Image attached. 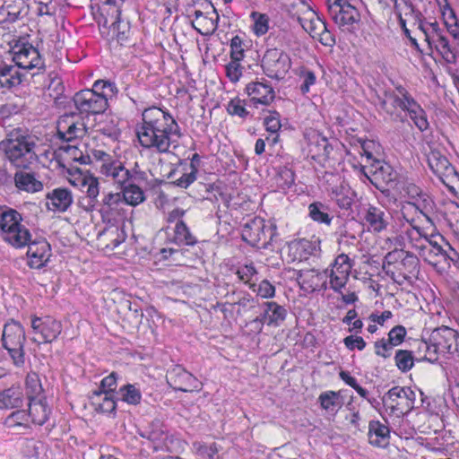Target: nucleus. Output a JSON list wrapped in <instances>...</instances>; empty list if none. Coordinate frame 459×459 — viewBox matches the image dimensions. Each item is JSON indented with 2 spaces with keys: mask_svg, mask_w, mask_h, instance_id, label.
<instances>
[{
  "mask_svg": "<svg viewBox=\"0 0 459 459\" xmlns=\"http://www.w3.org/2000/svg\"><path fill=\"white\" fill-rule=\"evenodd\" d=\"M113 91V85L105 81H97L92 90L77 92L74 97L75 107L81 113L99 114L107 109L108 96Z\"/></svg>",
  "mask_w": 459,
  "mask_h": 459,
  "instance_id": "nucleus-4",
  "label": "nucleus"
},
{
  "mask_svg": "<svg viewBox=\"0 0 459 459\" xmlns=\"http://www.w3.org/2000/svg\"><path fill=\"white\" fill-rule=\"evenodd\" d=\"M31 328L34 334L40 336V340L33 337V341L39 342H51L56 340L62 332L61 323L50 316L32 317Z\"/></svg>",
  "mask_w": 459,
  "mask_h": 459,
  "instance_id": "nucleus-15",
  "label": "nucleus"
},
{
  "mask_svg": "<svg viewBox=\"0 0 459 459\" xmlns=\"http://www.w3.org/2000/svg\"><path fill=\"white\" fill-rule=\"evenodd\" d=\"M28 413L31 424L42 426L48 420L51 409L45 398L30 400Z\"/></svg>",
  "mask_w": 459,
  "mask_h": 459,
  "instance_id": "nucleus-31",
  "label": "nucleus"
},
{
  "mask_svg": "<svg viewBox=\"0 0 459 459\" xmlns=\"http://www.w3.org/2000/svg\"><path fill=\"white\" fill-rule=\"evenodd\" d=\"M420 29L424 35V39L428 44L429 51H432L433 40L442 35V30L437 22H425L420 25Z\"/></svg>",
  "mask_w": 459,
  "mask_h": 459,
  "instance_id": "nucleus-51",
  "label": "nucleus"
},
{
  "mask_svg": "<svg viewBox=\"0 0 459 459\" xmlns=\"http://www.w3.org/2000/svg\"><path fill=\"white\" fill-rule=\"evenodd\" d=\"M300 78L302 79V83L300 85V91L303 94L307 93L310 91V86L314 85L316 81V74L307 69L300 70Z\"/></svg>",
  "mask_w": 459,
  "mask_h": 459,
  "instance_id": "nucleus-59",
  "label": "nucleus"
},
{
  "mask_svg": "<svg viewBox=\"0 0 459 459\" xmlns=\"http://www.w3.org/2000/svg\"><path fill=\"white\" fill-rule=\"evenodd\" d=\"M239 61L232 59L225 66L226 75L232 82H237L242 75V67Z\"/></svg>",
  "mask_w": 459,
  "mask_h": 459,
  "instance_id": "nucleus-58",
  "label": "nucleus"
},
{
  "mask_svg": "<svg viewBox=\"0 0 459 459\" xmlns=\"http://www.w3.org/2000/svg\"><path fill=\"white\" fill-rule=\"evenodd\" d=\"M95 410L103 413H111L116 410L114 393L94 391L91 397Z\"/></svg>",
  "mask_w": 459,
  "mask_h": 459,
  "instance_id": "nucleus-39",
  "label": "nucleus"
},
{
  "mask_svg": "<svg viewBox=\"0 0 459 459\" xmlns=\"http://www.w3.org/2000/svg\"><path fill=\"white\" fill-rule=\"evenodd\" d=\"M140 144L160 153L169 152L176 147L180 137L179 126L174 117L166 110L152 107L144 109L142 123L136 127Z\"/></svg>",
  "mask_w": 459,
  "mask_h": 459,
  "instance_id": "nucleus-1",
  "label": "nucleus"
},
{
  "mask_svg": "<svg viewBox=\"0 0 459 459\" xmlns=\"http://www.w3.org/2000/svg\"><path fill=\"white\" fill-rule=\"evenodd\" d=\"M308 212L310 218L319 223L330 225L332 217L327 212V208L320 202H315L309 204Z\"/></svg>",
  "mask_w": 459,
  "mask_h": 459,
  "instance_id": "nucleus-46",
  "label": "nucleus"
},
{
  "mask_svg": "<svg viewBox=\"0 0 459 459\" xmlns=\"http://www.w3.org/2000/svg\"><path fill=\"white\" fill-rule=\"evenodd\" d=\"M92 157L97 162V168L101 175L110 178L121 186L128 181L130 172L124 167L121 161L101 150H94Z\"/></svg>",
  "mask_w": 459,
  "mask_h": 459,
  "instance_id": "nucleus-6",
  "label": "nucleus"
},
{
  "mask_svg": "<svg viewBox=\"0 0 459 459\" xmlns=\"http://www.w3.org/2000/svg\"><path fill=\"white\" fill-rule=\"evenodd\" d=\"M290 66L291 62L289 55L277 48L268 49L262 59L264 73L273 79H283Z\"/></svg>",
  "mask_w": 459,
  "mask_h": 459,
  "instance_id": "nucleus-8",
  "label": "nucleus"
},
{
  "mask_svg": "<svg viewBox=\"0 0 459 459\" xmlns=\"http://www.w3.org/2000/svg\"><path fill=\"white\" fill-rule=\"evenodd\" d=\"M168 382L174 389L182 392L199 391L202 388V383L180 366H176L169 373Z\"/></svg>",
  "mask_w": 459,
  "mask_h": 459,
  "instance_id": "nucleus-18",
  "label": "nucleus"
},
{
  "mask_svg": "<svg viewBox=\"0 0 459 459\" xmlns=\"http://www.w3.org/2000/svg\"><path fill=\"white\" fill-rule=\"evenodd\" d=\"M430 341L436 351H441L442 356L453 354L457 351L458 333L452 328L443 326L432 332Z\"/></svg>",
  "mask_w": 459,
  "mask_h": 459,
  "instance_id": "nucleus-16",
  "label": "nucleus"
},
{
  "mask_svg": "<svg viewBox=\"0 0 459 459\" xmlns=\"http://www.w3.org/2000/svg\"><path fill=\"white\" fill-rule=\"evenodd\" d=\"M67 181L74 187L86 193L91 201L95 202L100 194L99 180L89 171L80 169H67L65 174Z\"/></svg>",
  "mask_w": 459,
  "mask_h": 459,
  "instance_id": "nucleus-10",
  "label": "nucleus"
},
{
  "mask_svg": "<svg viewBox=\"0 0 459 459\" xmlns=\"http://www.w3.org/2000/svg\"><path fill=\"white\" fill-rule=\"evenodd\" d=\"M352 266V262L347 255H337L329 268L325 270L327 272V282L330 289L336 293H342L349 281Z\"/></svg>",
  "mask_w": 459,
  "mask_h": 459,
  "instance_id": "nucleus-7",
  "label": "nucleus"
},
{
  "mask_svg": "<svg viewBox=\"0 0 459 459\" xmlns=\"http://www.w3.org/2000/svg\"><path fill=\"white\" fill-rule=\"evenodd\" d=\"M415 393L409 387L394 386L386 394V400L391 402L392 407L410 411L414 406Z\"/></svg>",
  "mask_w": 459,
  "mask_h": 459,
  "instance_id": "nucleus-25",
  "label": "nucleus"
},
{
  "mask_svg": "<svg viewBox=\"0 0 459 459\" xmlns=\"http://www.w3.org/2000/svg\"><path fill=\"white\" fill-rule=\"evenodd\" d=\"M246 91L254 104L268 105L274 99L273 88L264 82H250L247 85Z\"/></svg>",
  "mask_w": 459,
  "mask_h": 459,
  "instance_id": "nucleus-27",
  "label": "nucleus"
},
{
  "mask_svg": "<svg viewBox=\"0 0 459 459\" xmlns=\"http://www.w3.org/2000/svg\"><path fill=\"white\" fill-rule=\"evenodd\" d=\"M397 92L398 94L394 97L395 105L408 112L411 119L420 131L427 130L429 128V122L425 111L408 94L405 89L402 87L397 88Z\"/></svg>",
  "mask_w": 459,
  "mask_h": 459,
  "instance_id": "nucleus-11",
  "label": "nucleus"
},
{
  "mask_svg": "<svg viewBox=\"0 0 459 459\" xmlns=\"http://www.w3.org/2000/svg\"><path fill=\"white\" fill-rule=\"evenodd\" d=\"M50 252V245L44 239L30 243L27 251L30 266L42 267L48 261Z\"/></svg>",
  "mask_w": 459,
  "mask_h": 459,
  "instance_id": "nucleus-26",
  "label": "nucleus"
},
{
  "mask_svg": "<svg viewBox=\"0 0 459 459\" xmlns=\"http://www.w3.org/2000/svg\"><path fill=\"white\" fill-rule=\"evenodd\" d=\"M74 198L70 190L65 187H57L48 192L46 195V207L54 212H64L73 204Z\"/></svg>",
  "mask_w": 459,
  "mask_h": 459,
  "instance_id": "nucleus-24",
  "label": "nucleus"
},
{
  "mask_svg": "<svg viewBox=\"0 0 459 459\" xmlns=\"http://www.w3.org/2000/svg\"><path fill=\"white\" fill-rule=\"evenodd\" d=\"M152 428L151 430L143 432L142 437L152 441L155 450L168 448V434L160 429V423H153Z\"/></svg>",
  "mask_w": 459,
  "mask_h": 459,
  "instance_id": "nucleus-42",
  "label": "nucleus"
},
{
  "mask_svg": "<svg viewBox=\"0 0 459 459\" xmlns=\"http://www.w3.org/2000/svg\"><path fill=\"white\" fill-rule=\"evenodd\" d=\"M250 289L263 299H270L275 295V287L267 280H263L259 284H250Z\"/></svg>",
  "mask_w": 459,
  "mask_h": 459,
  "instance_id": "nucleus-55",
  "label": "nucleus"
},
{
  "mask_svg": "<svg viewBox=\"0 0 459 459\" xmlns=\"http://www.w3.org/2000/svg\"><path fill=\"white\" fill-rule=\"evenodd\" d=\"M14 183L18 189L28 193L39 192L43 188L42 182L34 174L24 171L14 174Z\"/></svg>",
  "mask_w": 459,
  "mask_h": 459,
  "instance_id": "nucleus-36",
  "label": "nucleus"
},
{
  "mask_svg": "<svg viewBox=\"0 0 459 459\" xmlns=\"http://www.w3.org/2000/svg\"><path fill=\"white\" fill-rule=\"evenodd\" d=\"M379 144L373 140H364L360 142L361 156H365L367 161L373 160L369 169V173L373 174L376 178H381L384 181H391V167L388 164H384L377 160L375 155L379 151Z\"/></svg>",
  "mask_w": 459,
  "mask_h": 459,
  "instance_id": "nucleus-12",
  "label": "nucleus"
},
{
  "mask_svg": "<svg viewBox=\"0 0 459 459\" xmlns=\"http://www.w3.org/2000/svg\"><path fill=\"white\" fill-rule=\"evenodd\" d=\"M405 235L411 247L417 251H419L423 247V244L428 239L421 230L414 225L406 230Z\"/></svg>",
  "mask_w": 459,
  "mask_h": 459,
  "instance_id": "nucleus-53",
  "label": "nucleus"
},
{
  "mask_svg": "<svg viewBox=\"0 0 459 459\" xmlns=\"http://www.w3.org/2000/svg\"><path fill=\"white\" fill-rule=\"evenodd\" d=\"M290 12L292 16L297 17L299 23L307 20L310 15L313 16V13H315L312 7L304 0H295L290 4Z\"/></svg>",
  "mask_w": 459,
  "mask_h": 459,
  "instance_id": "nucleus-49",
  "label": "nucleus"
},
{
  "mask_svg": "<svg viewBox=\"0 0 459 459\" xmlns=\"http://www.w3.org/2000/svg\"><path fill=\"white\" fill-rule=\"evenodd\" d=\"M419 349L425 351L424 358L430 362L437 361L438 357L441 355V351H436L430 339L429 342H421Z\"/></svg>",
  "mask_w": 459,
  "mask_h": 459,
  "instance_id": "nucleus-61",
  "label": "nucleus"
},
{
  "mask_svg": "<svg viewBox=\"0 0 459 459\" xmlns=\"http://www.w3.org/2000/svg\"><path fill=\"white\" fill-rule=\"evenodd\" d=\"M286 317V309L277 304L270 301L264 303V313L261 317H256L251 321L250 325L255 327L256 333H261L264 324L267 325L278 326Z\"/></svg>",
  "mask_w": 459,
  "mask_h": 459,
  "instance_id": "nucleus-19",
  "label": "nucleus"
},
{
  "mask_svg": "<svg viewBox=\"0 0 459 459\" xmlns=\"http://www.w3.org/2000/svg\"><path fill=\"white\" fill-rule=\"evenodd\" d=\"M174 240L178 244L194 245L196 240L182 221H178L174 228Z\"/></svg>",
  "mask_w": 459,
  "mask_h": 459,
  "instance_id": "nucleus-50",
  "label": "nucleus"
},
{
  "mask_svg": "<svg viewBox=\"0 0 459 459\" xmlns=\"http://www.w3.org/2000/svg\"><path fill=\"white\" fill-rule=\"evenodd\" d=\"M308 141V152L314 160L321 161L329 157L332 146L325 136L313 131L309 134Z\"/></svg>",
  "mask_w": 459,
  "mask_h": 459,
  "instance_id": "nucleus-28",
  "label": "nucleus"
},
{
  "mask_svg": "<svg viewBox=\"0 0 459 459\" xmlns=\"http://www.w3.org/2000/svg\"><path fill=\"white\" fill-rule=\"evenodd\" d=\"M384 264L385 266L394 265L396 270L404 274L412 273L417 270L418 257L403 249H394L385 255Z\"/></svg>",
  "mask_w": 459,
  "mask_h": 459,
  "instance_id": "nucleus-17",
  "label": "nucleus"
},
{
  "mask_svg": "<svg viewBox=\"0 0 459 459\" xmlns=\"http://www.w3.org/2000/svg\"><path fill=\"white\" fill-rule=\"evenodd\" d=\"M124 203L122 193H108L102 198L103 207L107 211L116 210Z\"/></svg>",
  "mask_w": 459,
  "mask_h": 459,
  "instance_id": "nucleus-56",
  "label": "nucleus"
},
{
  "mask_svg": "<svg viewBox=\"0 0 459 459\" xmlns=\"http://www.w3.org/2000/svg\"><path fill=\"white\" fill-rule=\"evenodd\" d=\"M300 25L313 39H317L324 46L331 47L334 44L333 36L316 12L313 13V16L310 15L307 20L300 22Z\"/></svg>",
  "mask_w": 459,
  "mask_h": 459,
  "instance_id": "nucleus-21",
  "label": "nucleus"
},
{
  "mask_svg": "<svg viewBox=\"0 0 459 459\" xmlns=\"http://www.w3.org/2000/svg\"><path fill=\"white\" fill-rule=\"evenodd\" d=\"M15 65L25 70L41 68L43 60L36 48L30 44L15 45L12 50Z\"/></svg>",
  "mask_w": 459,
  "mask_h": 459,
  "instance_id": "nucleus-14",
  "label": "nucleus"
},
{
  "mask_svg": "<svg viewBox=\"0 0 459 459\" xmlns=\"http://www.w3.org/2000/svg\"><path fill=\"white\" fill-rule=\"evenodd\" d=\"M256 273L257 272L253 264H247L240 266L237 271L239 280L249 285L252 284L251 281Z\"/></svg>",
  "mask_w": 459,
  "mask_h": 459,
  "instance_id": "nucleus-62",
  "label": "nucleus"
},
{
  "mask_svg": "<svg viewBox=\"0 0 459 459\" xmlns=\"http://www.w3.org/2000/svg\"><path fill=\"white\" fill-rule=\"evenodd\" d=\"M22 217L15 210H0V237L15 248L29 245L31 239L30 230L22 223Z\"/></svg>",
  "mask_w": 459,
  "mask_h": 459,
  "instance_id": "nucleus-3",
  "label": "nucleus"
},
{
  "mask_svg": "<svg viewBox=\"0 0 459 459\" xmlns=\"http://www.w3.org/2000/svg\"><path fill=\"white\" fill-rule=\"evenodd\" d=\"M243 40L240 37L235 36L230 41V57L234 60H242L244 57Z\"/></svg>",
  "mask_w": 459,
  "mask_h": 459,
  "instance_id": "nucleus-60",
  "label": "nucleus"
},
{
  "mask_svg": "<svg viewBox=\"0 0 459 459\" xmlns=\"http://www.w3.org/2000/svg\"><path fill=\"white\" fill-rule=\"evenodd\" d=\"M318 242L307 239L293 241L289 245V251L293 260H307L310 255H315L318 250Z\"/></svg>",
  "mask_w": 459,
  "mask_h": 459,
  "instance_id": "nucleus-34",
  "label": "nucleus"
},
{
  "mask_svg": "<svg viewBox=\"0 0 459 459\" xmlns=\"http://www.w3.org/2000/svg\"><path fill=\"white\" fill-rule=\"evenodd\" d=\"M250 18L254 22L253 31L256 36H263L268 31L269 17L266 14L252 12Z\"/></svg>",
  "mask_w": 459,
  "mask_h": 459,
  "instance_id": "nucleus-52",
  "label": "nucleus"
},
{
  "mask_svg": "<svg viewBox=\"0 0 459 459\" xmlns=\"http://www.w3.org/2000/svg\"><path fill=\"white\" fill-rule=\"evenodd\" d=\"M419 255L432 265H437L441 261L446 260V254L443 247H431L428 245V239L423 247L418 251Z\"/></svg>",
  "mask_w": 459,
  "mask_h": 459,
  "instance_id": "nucleus-40",
  "label": "nucleus"
},
{
  "mask_svg": "<svg viewBox=\"0 0 459 459\" xmlns=\"http://www.w3.org/2000/svg\"><path fill=\"white\" fill-rule=\"evenodd\" d=\"M299 284L300 288L311 293L327 287V272L316 269H304L299 273Z\"/></svg>",
  "mask_w": 459,
  "mask_h": 459,
  "instance_id": "nucleus-22",
  "label": "nucleus"
},
{
  "mask_svg": "<svg viewBox=\"0 0 459 459\" xmlns=\"http://www.w3.org/2000/svg\"><path fill=\"white\" fill-rule=\"evenodd\" d=\"M122 195L124 203L131 206H136L145 200L144 192L134 184L126 186L123 188Z\"/></svg>",
  "mask_w": 459,
  "mask_h": 459,
  "instance_id": "nucleus-43",
  "label": "nucleus"
},
{
  "mask_svg": "<svg viewBox=\"0 0 459 459\" xmlns=\"http://www.w3.org/2000/svg\"><path fill=\"white\" fill-rule=\"evenodd\" d=\"M63 150L67 155V158L74 161H79L82 164L87 163L89 158L84 156L82 151H80L75 145L67 144L63 147Z\"/></svg>",
  "mask_w": 459,
  "mask_h": 459,
  "instance_id": "nucleus-63",
  "label": "nucleus"
},
{
  "mask_svg": "<svg viewBox=\"0 0 459 459\" xmlns=\"http://www.w3.org/2000/svg\"><path fill=\"white\" fill-rule=\"evenodd\" d=\"M26 393L28 400H36L45 398L43 395V388L38 374L29 373L26 377Z\"/></svg>",
  "mask_w": 459,
  "mask_h": 459,
  "instance_id": "nucleus-45",
  "label": "nucleus"
},
{
  "mask_svg": "<svg viewBox=\"0 0 459 459\" xmlns=\"http://www.w3.org/2000/svg\"><path fill=\"white\" fill-rule=\"evenodd\" d=\"M4 425L6 428L11 429H27L30 428L31 423L30 420L29 413L26 411L17 410L13 411L9 416L5 418Z\"/></svg>",
  "mask_w": 459,
  "mask_h": 459,
  "instance_id": "nucleus-41",
  "label": "nucleus"
},
{
  "mask_svg": "<svg viewBox=\"0 0 459 459\" xmlns=\"http://www.w3.org/2000/svg\"><path fill=\"white\" fill-rule=\"evenodd\" d=\"M394 359L398 368L403 372L410 370L414 364L411 352L408 351L399 350L396 351Z\"/></svg>",
  "mask_w": 459,
  "mask_h": 459,
  "instance_id": "nucleus-54",
  "label": "nucleus"
},
{
  "mask_svg": "<svg viewBox=\"0 0 459 459\" xmlns=\"http://www.w3.org/2000/svg\"><path fill=\"white\" fill-rule=\"evenodd\" d=\"M4 150L7 160L19 169H30L37 163L46 166L43 156L51 153L42 149L36 139L29 135L8 139L4 143Z\"/></svg>",
  "mask_w": 459,
  "mask_h": 459,
  "instance_id": "nucleus-2",
  "label": "nucleus"
},
{
  "mask_svg": "<svg viewBox=\"0 0 459 459\" xmlns=\"http://www.w3.org/2000/svg\"><path fill=\"white\" fill-rule=\"evenodd\" d=\"M428 163L430 169L446 186L459 178L458 173L451 165L447 158L439 151L432 150L428 155Z\"/></svg>",
  "mask_w": 459,
  "mask_h": 459,
  "instance_id": "nucleus-13",
  "label": "nucleus"
},
{
  "mask_svg": "<svg viewBox=\"0 0 459 459\" xmlns=\"http://www.w3.org/2000/svg\"><path fill=\"white\" fill-rule=\"evenodd\" d=\"M362 220L368 230L374 232H380L388 225V219L385 212L382 209L375 206H368L365 209Z\"/></svg>",
  "mask_w": 459,
  "mask_h": 459,
  "instance_id": "nucleus-30",
  "label": "nucleus"
},
{
  "mask_svg": "<svg viewBox=\"0 0 459 459\" xmlns=\"http://www.w3.org/2000/svg\"><path fill=\"white\" fill-rule=\"evenodd\" d=\"M448 32L459 39V21L447 0H436Z\"/></svg>",
  "mask_w": 459,
  "mask_h": 459,
  "instance_id": "nucleus-33",
  "label": "nucleus"
},
{
  "mask_svg": "<svg viewBox=\"0 0 459 459\" xmlns=\"http://www.w3.org/2000/svg\"><path fill=\"white\" fill-rule=\"evenodd\" d=\"M321 407L329 411H336L342 406V397L339 393L333 391H326L322 393L318 397Z\"/></svg>",
  "mask_w": 459,
  "mask_h": 459,
  "instance_id": "nucleus-44",
  "label": "nucleus"
},
{
  "mask_svg": "<svg viewBox=\"0 0 459 459\" xmlns=\"http://www.w3.org/2000/svg\"><path fill=\"white\" fill-rule=\"evenodd\" d=\"M194 447L202 459H214L218 453V448L215 444L205 446L200 443H195Z\"/></svg>",
  "mask_w": 459,
  "mask_h": 459,
  "instance_id": "nucleus-57",
  "label": "nucleus"
},
{
  "mask_svg": "<svg viewBox=\"0 0 459 459\" xmlns=\"http://www.w3.org/2000/svg\"><path fill=\"white\" fill-rule=\"evenodd\" d=\"M355 197V193L352 189L344 182L334 186L331 191V198L333 199L336 204L342 209H349Z\"/></svg>",
  "mask_w": 459,
  "mask_h": 459,
  "instance_id": "nucleus-38",
  "label": "nucleus"
},
{
  "mask_svg": "<svg viewBox=\"0 0 459 459\" xmlns=\"http://www.w3.org/2000/svg\"><path fill=\"white\" fill-rule=\"evenodd\" d=\"M368 441L377 447H386L389 444L390 431L386 425L378 420H372L368 424Z\"/></svg>",
  "mask_w": 459,
  "mask_h": 459,
  "instance_id": "nucleus-32",
  "label": "nucleus"
},
{
  "mask_svg": "<svg viewBox=\"0 0 459 459\" xmlns=\"http://www.w3.org/2000/svg\"><path fill=\"white\" fill-rule=\"evenodd\" d=\"M205 9V12L195 11L192 24L201 35H211L217 30L219 14L212 3L207 4Z\"/></svg>",
  "mask_w": 459,
  "mask_h": 459,
  "instance_id": "nucleus-20",
  "label": "nucleus"
},
{
  "mask_svg": "<svg viewBox=\"0 0 459 459\" xmlns=\"http://www.w3.org/2000/svg\"><path fill=\"white\" fill-rule=\"evenodd\" d=\"M3 344L10 353L15 366L24 364L23 345L26 340L25 332L22 325L15 321L5 324L3 331Z\"/></svg>",
  "mask_w": 459,
  "mask_h": 459,
  "instance_id": "nucleus-5",
  "label": "nucleus"
},
{
  "mask_svg": "<svg viewBox=\"0 0 459 459\" xmlns=\"http://www.w3.org/2000/svg\"><path fill=\"white\" fill-rule=\"evenodd\" d=\"M433 48H435L446 62H455V54L450 47L448 39L443 34L433 40L432 49Z\"/></svg>",
  "mask_w": 459,
  "mask_h": 459,
  "instance_id": "nucleus-47",
  "label": "nucleus"
},
{
  "mask_svg": "<svg viewBox=\"0 0 459 459\" xmlns=\"http://www.w3.org/2000/svg\"><path fill=\"white\" fill-rule=\"evenodd\" d=\"M265 223L262 218H254L245 223L242 229V238L252 246L265 240Z\"/></svg>",
  "mask_w": 459,
  "mask_h": 459,
  "instance_id": "nucleus-29",
  "label": "nucleus"
},
{
  "mask_svg": "<svg viewBox=\"0 0 459 459\" xmlns=\"http://www.w3.org/2000/svg\"><path fill=\"white\" fill-rule=\"evenodd\" d=\"M118 394L121 401L132 405L139 404L142 399L140 389L131 384L121 386L119 388Z\"/></svg>",
  "mask_w": 459,
  "mask_h": 459,
  "instance_id": "nucleus-48",
  "label": "nucleus"
},
{
  "mask_svg": "<svg viewBox=\"0 0 459 459\" xmlns=\"http://www.w3.org/2000/svg\"><path fill=\"white\" fill-rule=\"evenodd\" d=\"M23 401L24 395L20 386L13 385L0 392V408H17L23 403Z\"/></svg>",
  "mask_w": 459,
  "mask_h": 459,
  "instance_id": "nucleus-37",
  "label": "nucleus"
},
{
  "mask_svg": "<svg viewBox=\"0 0 459 459\" xmlns=\"http://www.w3.org/2000/svg\"><path fill=\"white\" fill-rule=\"evenodd\" d=\"M169 178L178 186L187 187L195 180V171L192 164H179L170 172Z\"/></svg>",
  "mask_w": 459,
  "mask_h": 459,
  "instance_id": "nucleus-35",
  "label": "nucleus"
},
{
  "mask_svg": "<svg viewBox=\"0 0 459 459\" xmlns=\"http://www.w3.org/2000/svg\"><path fill=\"white\" fill-rule=\"evenodd\" d=\"M73 114L62 116L57 122V135L60 139L71 142L85 134L82 123L77 121Z\"/></svg>",
  "mask_w": 459,
  "mask_h": 459,
  "instance_id": "nucleus-23",
  "label": "nucleus"
},
{
  "mask_svg": "<svg viewBox=\"0 0 459 459\" xmlns=\"http://www.w3.org/2000/svg\"><path fill=\"white\" fill-rule=\"evenodd\" d=\"M227 110L230 115L238 116L240 117H245L248 114L242 100L239 99L230 100L228 104Z\"/></svg>",
  "mask_w": 459,
  "mask_h": 459,
  "instance_id": "nucleus-64",
  "label": "nucleus"
},
{
  "mask_svg": "<svg viewBox=\"0 0 459 459\" xmlns=\"http://www.w3.org/2000/svg\"><path fill=\"white\" fill-rule=\"evenodd\" d=\"M327 4L329 14L338 26L350 30L359 23L358 10L346 0H327Z\"/></svg>",
  "mask_w": 459,
  "mask_h": 459,
  "instance_id": "nucleus-9",
  "label": "nucleus"
}]
</instances>
